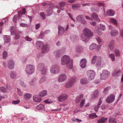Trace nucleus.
<instances>
[{"label":"nucleus","instance_id":"obj_1","mask_svg":"<svg viewBox=\"0 0 123 123\" xmlns=\"http://www.w3.org/2000/svg\"><path fill=\"white\" fill-rule=\"evenodd\" d=\"M83 33L81 35L80 39L85 42H87L89 40L90 37L93 35L92 32L88 28H85L83 30Z\"/></svg>","mask_w":123,"mask_h":123},{"label":"nucleus","instance_id":"obj_2","mask_svg":"<svg viewBox=\"0 0 123 123\" xmlns=\"http://www.w3.org/2000/svg\"><path fill=\"white\" fill-rule=\"evenodd\" d=\"M70 57L67 55H64L61 58V64L62 65H64L65 64H69L67 66V67L69 69L72 68L73 62L70 61Z\"/></svg>","mask_w":123,"mask_h":123},{"label":"nucleus","instance_id":"obj_3","mask_svg":"<svg viewBox=\"0 0 123 123\" xmlns=\"http://www.w3.org/2000/svg\"><path fill=\"white\" fill-rule=\"evenodd\" d=\"M37 48L39 49H41L42 50V52L44 53L48 52L49 51V49L48 46H45L43 43L40 41H37L36 43Z\"/></svg>","mask_w":123,"mask_h":123},{"label":"nucleus","instance_id":"obj_4","mask_svg":"<svg viewBox=\"0 0 123 123\" xmlns=\"http://www.w3.org/2000/svg\"><path fill=\"white\" fill-rule=\"evenodd\" d=\"M37 69L42 74L45 75L46 74L47 72V69L43 63H39L37 65Z\"/></svg>","mask_w":123,"mask_h":123},{"label":"nucleus","instance_id":"obj_5","mask_svg":"<svg viewBox=\"0 0 123 123\" xmlns=\"http://www.w3.org/2000/svg\"><path fill=\"white\" fill-rule=\"evenodd\" d=\"M35 70L34 66L31 64L27 65L25 68V71L28 74H31L33 73L34 72Z\"/></svg>","mask_w":123,"mask_h":123},{"label":"nucleus","instance_id":"obj_6","mask_svg":"<svg viewBox=\"0 0 123 123\" xmlns=\"http://www.w3.org/2000/svg\"><path fill=\"white\" fill-rule=\"evenodd\" d=\"M60 71V67L57 65H55L52 66L50 69V72L54 74L58 73Z\"/></svg>","mask_w":123,"mask_h":123},{"label":"nucleus","instance_id":"obj_7","mask_svg":"<svg viewBox=\"0 0 123 123\" xmlns=\"http://www.w3.org/2000/svg\"><path fill=\"white\" fill-rule=\"evenodd\" d=\"M86 73L89 80H92L94 79L96 73L93 70H88Z\"/></svg>","mask_w":123,"mask_h":123},{"label":"nucleus","instance_id":"obj_8","mask_svg":"<svg viewBox=\"0 0 123 123\" xmlns=\"http://www.w3.org/2000/svg\"><path fill=\"white\" fill-rule=\"evenodd\" d=\"M110 73L107 70H104L102 73L100 74V79L102 80L106 79L109 76Z\"/></svg>","mask_w":123,"mask_h":123},{"label":"nucleus","instance_id":"obj_9","mask_svg":"<svg viewBox=\"0 0 123 123\" xmlns=\"http://www.w3.org/2000/svg\"><path fill=\"white\" fill-rule=\"evenodd\" d=\"M76 20L82 24L86 25L87 23L86 21L83 18L82 15H80L77 16L76 18Z\"/></svg>","mask_w":123,"mask_h":123},{"label":"nucleus","instance_id":"obj_10","mask_svg":"<svg viewBox=\"0 0 123 123\" xmlns=\"http://www.w3.org/2000/svg\"><path fill=\"white\" fill-rule=\"evenodd\" d=\"M115 96L113 94H111L107 97L106 99V102L110 104L113 102L115 99Z\"/></svg>","mask_w":123,"mask_h":123},{"label":"nucleus","instance_id":"obj_11","mask_svg":"<svg viewBox=\"0 0 123 123\" xmlns=\"http://www.w3.org/2000/svg\"><path fill=\"white\" fill-rule=\"evenodd\" d=\"M109 49L111 50H113L115 47V42L114 40H112L108 44Z\"/></svg>","mask_w":123,"mask_h":123},{"label":"nucleus","instance_id":"obj_12","mask_svg":"<svg viewBox=\"0 0 123 123\" xmlns=\"http://www.w3.org/2000/svg\"><path fill=\"white\" fill-rule=\"evenodd\" d=\"M53 53L55 56L57 58L61 57L63 53L62 50H56Z\"/></svg>","mask_w":123,"mask_h":123},{"label":"nucleus","instance_id":"obj_13","mask_svg":"<svg viewBox=\"0 0 123 123\" xmlns=\"http://www.w3.org/2000/svg\"><path fill=\"white\" fill-rule=\"evenodd\" d=\"M68 96L66 94L60 96L58 98V101L60 102H62L68 98Z\"/></svg>","mask_w":123,"mask_h":123},{"label":"nucleus","instance_id":"obj_14","mask_svg":"<svg viewBox=\"0 0 123 123\" xmlns=\"http://www.w3.org/2000/svg\"><path fill=\"white\" fill-rule=\"evenodd\" d=\"M67 78V76L65 74H62L59 77L58 81L59 82H62L65 80Z\"/></svg>","mask_w":123,"mask_h":123},{"label":"nucleus","instance_id":"obj_15","mask_svg":"<svg viewBox=\"0 0 123 123\" xmlns=\"http://www.w3.org/2000/svg\"><path fill=\"white\" fill-rule=\"evenodd\" d=\"M14 61L13 60H10L8 62V66L10 69H13L14 66Z\"/></svg>","mask_w":123,"mask_h":123},{"label":"nucleus","instance_id":"obj_16","mask_svg":"<svg viewBox=\"0 0 123 123\" xmlns=\"http://www.w3.org/2000/svg\"><path fill=\"white\" fill-rule=\"evenodd\" d=\"M58 34L59 35H62L64 33L65 28L63 27L60 26H58Z\"/></svg>","mask_w":123,"mask_h":123},{"label":"nucleus","instance_id":"obj_17","mask_svg":"<svg viewBox=\"0 0 123 123\" xmlns=\"http://www.w3.org/2000/svg\"><path fill=\"white\" fill-rule=\"evenodd\" d=\"M86 62V60L84 59H82L80 61V65L81 68H85Z\"/></svg>","mask_w":123,"mask_h":123},{"label":"nucleus","instance_id":"obj_18","mask_svg":"<svg viewBox=\"0 0 123 123\" xmlns=\"http://www.w3.org/2000/svg\"><path fill=\"white\" fill-rule=\"evenodd\" d=\"M10 77L12 79H15L17 76L16 72L14 71H12L10 74Z\"/></svg>","mask_w":123,"mask_h":123},{"label":"nucleus","instance_id":"obj_19","mask_svg":"<svg viewBox=\"0 0 123 123\" xmlns=\"http://www.w3.org/2000/svg\"><path fill=\"white\" fill-rule=\"evenodd\" d=\"M91 17L92 18L94 19V20H96L98 22H99L100 20V18L98 17V15L96 13H93L91 15Z\"/></svg>","mask_w":123,"mask_h":123},{"label":"nucleus","instance_id":"obj_20","mask_svg":"<svg viewBox=\"0 0 123 123\" xmlns=\"http://www.w3.org/2000/svg\"><path fill=\"white\" fill-rule=\"evenodd\" d=\"M106 13L107 15L110 16H113L115 13L114 12L113 10L111 9L107 11Z\"/></svg>","mask_w":123,"mask_h":123},{"label":"nucleus","instance_id":"obj_21","mask_svg":"<svg viewBox=\"0 0 123 123\" xmlns=\"http://www.w3.org/2000/svg\"><path fill=\"white\" fill-rule=\"evenodd\" d=\"M107 118L101 117L99 118L98 122V123H105L107 121Z\"/></svg>","mask_w":123,"mask_h":123},{"label":"nucleus","instance_id":"obj_22","mask_svg":"<svg viewBox=\"0 0 123 123\" xmlns=\"http://www.w3.org/2000/svg\"><path fill=\"white\" fill-rule=\"evenodd\" d=\"M4 40L5 42L8 43L10 42V37L9 36L7 35H4L3 36Z\"/></svg>","mask_w":123,"mask_h":123},{"label":"nucleus","instance_id":"obj_23","mask_svg":"<svg viewBox=\"0 0 123 123\" xmlns=\"http://www.w3.org/2000/svg\"><path fill=\"white\" fill-rule=\"evenodd\" d=\"M47 92L46 91L43 90L40 92L39 93V96L41 97H43L46 95Z\"/></svg>","mask_w":123,"mask_h":123},{"label":"nucleus","instance_id":"obj_24","mask_svg":"<svg viewBox=\"0 0 123 123\" xmlns=\"http://www.w3.org/2000/svg\"><path fill=\"white\" fill-rule=\"evenodd\" d=\"M76 78L75 77L71 78L69 80V84H74L76 81Z\"/></svg>","mask_w":123,"mask_h":123},{"label":"nucleus","instance_id":"obj_25","mask_svg":"<svg viewBox=\"0 0 123 123\" xmlns=\"http://www.w3.org/2000/svg\"><path fill=\"white\" fill-rule=\"evenodd\" d=\"M33 100L35 102H39L41 101V99L40 98L38 97L37 95H35L33 97Z\"/></svg>","mask_w":123,"mask_h":123},{"label":"nucleus","instance_id":"obj_26","mask_svg":"<svg viewBox=\"0 0 123 123\" xmlns=\"http://www.w3.org/2000/svg\"><path fill=\"white\" fill-rule=\"evenodd\" d=\"M111 36H115L118 34V32L117 30L114 29L111 31Z\"/></svg>","mask_w":123,"mask_h":123},{"label":"nucleus","instance_id":"obj_27","mask_svg":"<svg viewBox=\"0 0 123 123\" xmlns=\"http://www.w3.org/2000/svg\"><path fill=\"white\" fill-rule=\"evenodd\" d=\"M36 108L38 110H43L44 109V105L41 104H40L38 105L37 106Z\"/></svg>","mask_w":123,"mask_h":123},{"label":"nucleus","instance_id":"obj_28","mask_svg":"<svg viewBox=\"0 0 123 123\" xmlns=\"http://www.w3.org/2000/svg\"><path fill=\"white\" fill-rule=\"evenodd\" d=\"M109 123H116V120L113 117H111L109 119Z\"/></svg>","mask_w":123,"mask_h":123},{"label":"nucleus","instance_id":"obj_29","mask_svg":"<svg viewBox=\"0 0 123 123\" xmlns=\"http://www.w3.org/2000/svg\"><path fill=\"white\" fill-rule=\"evenodd\" d=\"M31 95L29 93H26L24 95V98L25 100L29 99L31 97Z\"/></svg>","mask_w":123,"mask_h":123},{"label":"nucleus","instance_id":"obj_30","mask_svg":"<svg viewBox=\"0 0 123 123\" xmlns=\"http://www.w3.org/2000/svg\"><path fill=\"white\" fill-rule=\"evenodd\" d=\"M25 8L22 9V11H19L18 12V14L19 17H21V15L23 14H24L25 13Z\"/></svg>","mask_w":123,"mask_h":123},{"label":"nucleus","instance_id":"obj_31","mask_svg":"<svg viewBox=\"0 0 123 123\" xmlns=\"http://www.w3.org/2000/svg\"><path fill=\"white\" fill-rule=\"evenodd\" d=\"M97 46V45L95 43H92L90 46L89 49L90 50H92L95 48Z\"/></svg>","mask_w":123,"mask_h":123},{"label":"nucleus","instance_id":"obj_32","mask_svg":"<svg viewBox=\"0 0 123 123\" xmlns=\"http://www.w3.org/2000/svg\"><path fill=\"white\" fill-rule=\"evenodd\" d=\"M47 77L45 76L42 77L40 79L39 81V83L40 84H42L47 79Z\"/></svg>","mask_w":123,"mask_h":123},{"label":"nucleus","instance_id":"obj_33","mask_svg":"<svg viewBox=\"0 0 123 123\" xmlns=\"http://www.w3.org/2000/svg\"><path fill=\"white\" fill-rule=\"evenodd\" d=\"M76 50L78 52H80L83 50V48L81 46H77L76 47Z\"/></svg>","mask_w":123,"mask_h":123},{"label":"nucleus","instance_id":"obj_34","mask_svg":"<svg viewBox=\"0 0 123 123\" xmlns=\"http://www.w3.org/2000/svg\"><path fill=\"white\" fill-rule=\"evenodd\" d=\"M80 82L81 84H86L88 83V81L86 79H82L81 80Z\"/></svg>","mask_w":123,"mask_h":123},{"label":"nucleus","instance_id":"obj_35","mask_svg":"<svg viewBox=\"0 0 123 123\" xmlns=\"http://www.w3.org/2000/svg\"><path fill=\"white\" fill-rule=\"evenodd\" d=\"M121 73V71L119 70L117 71H115L112 74V75L115 76H118Z\"/></svg>","mask_w":123,"mask_h":123},{"label":"nucleus","instance_id":"obj_36","mask_svg":"<svg viewBox=\"0 0 123 123\" xmlns=\"http://www.w3.org/2000/svg\"><path fill=\"white\" fill-rule=\"evenodd\" d=\"M83 97V95H81L79 96H78L76 97V102H79L81 99Z\"/></svg>","mask_w":123,"mask_h":123},{"label":"nucleus","instance_id":"obj_37","mask_svg":"<svg viewBox=\"0 0 123 123\" xmlns=\"http://www.w3.org/2000/svg\"><path fill=\"white\" fill-rule=\"evenodd\" d=\"M109 56L112 61H115V55L114 54L111 53V54H109Z\"/></svg>","mask_w":123,"mask_h":123},{"label":"nucleus","instance_id":"obj_38","mask_svg":"<svg viewBox=\"0 0 123 123\" xmlns=\"http://www.w3.org/2000/svg\"><path fill=\"white\" fill-rule=\"evenodd\" d=\"M110 21L111 22L115 25H116L117 24V21L114 18H111L110 20Z\"/></svg>","mask_w":123,"mask_h":123},{"label":"nucleus","instance_id":"obj_39","mask_svg":"<svg viewBox=\"0 0 123 123\" xmlns=\"http://www.w3.org/2000/svg\"><path fill=\"white\" fill-rule=\"evenodd\" d=\"M114 53L116 56L119 57L120 56V53L119 51L117 49L115 50Z\"/></svg>","mask_w":123,"mask_h":123},{"label":"nucleus","instance_id":"obj_40","mask_svg":"<svg viewBox=\"0 0 123 123\" xmlns=\"http://www.w3.org/2000/svg\"><path fill=\"white\" fill-rule=\"evenodd\" d=\"M110 86H108L106 87L103 90V93L104 94H106L107 93L108 91L110 89Z\"/></svg>","mask_w":123,"mask_h":123},{"label":"nucleus","instance_id":"obj_41","mask_svg":"<svg viewBox=\"0 0 123 123\" xmlns=\"http://www.w3.org/2000/svg\"><path fill=\"white\" fill-rule=\"evenodd\" d=\"M13 26H11L10 27V30L11 33V35H13L15 34V31L13 29Z\"/></svg>","mask_w":123,"mask_h":123},{"label":"nucleus","instance_id":"obj_42","mask_svg":"<svg viewBox=\"0 0 123 123\" xmlns=\"http://www.w3.org/2000/svg\"><path fill=\"white\" fill-rule=\"evenodd\" d=\"M8 53L6 51H4L3 53V57L4 59L6 58L7 56Z\"/></svg>","mask_w":123,"mask_h":123},{"label":"nucleus","instance_id":"obj_43","mask_svg":"<svg viewBox=\"0 0 123 123\" xmlns=\"http://www.w3.org/2000/svg\"><path fill=\"white\" fill-rule=\"evenodd\" d=\"M98 90H96L94 92L93 97L94 98H96L98 96Z\"/></svg>","mask_w":123,"mask_h":123},{"label":"nucleus","instance_id":"obj_44","mask_svg":"<svg viewBox=\"0 0 123 123\" xmlns=\"http://www.w3.org/2000/svg\"><path fill=\"white\" fill-rule=\"evenodd\" d=\"M96 32L99 36H101L102 34L101 29L100 28H99L97 29L96 30Z\"/></svg>","mask_w":123,"mask_h":123},{"label":"nucleus","instance_id":"obj_45","mask_svg":"<svg viewBox=\"0 0 123 123\" xmlns=\"http://www.w3.org/2000/svg\"><path fill=\"white\" fill-rule=\"evenodd\" d=\"M97 58V56L96 55L94 56L92 59L91 63L92 64H94L96 61V59Z\"/></svg>","mask_w":123,"mask_h":123},{"label":"nucleus","instance_id":"obj_46","mask_svg":"<svg viewBox=\"0 0 123 123\" xmlns=\"http://www.w3.org/2000/svg\"><path fill=\"white\" fill-rule=\"evenodd\" d=\"M89 117L90 118L92 119L97 117V116L95 114L93 113L90 115Z\"/></svg>","mask_w":123,"mask_h":123},{"label":"nucleus","instance_id":"obj_47","mask_svg":"<svg viewBox=\"0 0 123 123\" xmlns=\"http://www.w3.org/2000/svg\"><path fill=\"white\" fill-rule=\"evenodd\" d=\"M20 27H27L28 26L27 24L23 23H20Z\"/></svg>","mask_w":123,"mask_h":123},{"label":"nucleus","instance_id":"obj_48","mask_svg":"<svg viewBox=\"0 0 123 123\" xmlns=\"http://www.w3.org/2000/svg\"><path fill=\"white\" fill-rule=\"evenodd\" d=\"M85 99H83L81 101L80 105V106L81 107H82L83 106L85 103Z\"/></svg>","mask_w":123,"mask_h":123},{"label":"nucleus","instance_id":"obj_49","mask_svg":"<svg viewBox=\"0 0 123 123\" xmlns=\"http://www.w3.org/2000/svg\"><path fill=\"white\" fill-rule=\"evenodd\" d=\"M100 28H101V29L103 31H105L106 29V27L104 25L100 24Z\"/></svg>","mask_w":123,"mask_h":123},{"label":"nucleus","instance_id":"obj_50","mask_svg":"<svg viewBox=\"0 0 123 123\" xmlns=\"http://www.w3.org/2000/svg\"><path fill=\"white\" fill-rule=\"evenodd\" d=\"M44 101L45 103L49 104L53 102L50 99H49L45 100Z\"/></svg>","mask_w":123,"mask_h":123},{"label":"nucleus","instance_id":"obj_51","mask_svg":"<svg viewBox=\"0 0 123 123\" xmlns=\"http://www.w3.org/2000/svg\"><path fill=\"white\" fill-rule=\"evenodd\" d=\"M20 38V36L19 33H17L16 34V37L15 38V39L18 40Z\"/></svg>","mask_w":123,"mask_h":123},{"label":"nucleus","instance_id":"obj_52","mask_svg":"<svg viewBox=\"0 0 123 123\" xmlns=\"http://www.w3.org/2000/svg\"><path fill=\"white\" fill-rule=\"evenodd\" d=\"M17 90L18 94L20 96H22L23 95V94L20 90L18 88H17Z\"/></svg>","mask_w":123,"mask_h":123},{"label":"nucleus","instance_id":"obj_53","mask_svg":"<svg viewBox=\"0 0 123 123\" xmlns=\"http://www.w3.org/2000/svg\"><path fill=\"white\" fill-rule=\"evenodd\" d=\"M103 97H102L100 98L99 99V101L98 102L97 105L100 106V105H101L102 102V101L103 99Z\"/></svg>","mask_w":123,"mask_h":123},{"label":"nucleus","instance_id":"obj_54","mask_svg":"<svg viewBox=\"0 0 123 123\" xmlns=\"http://www.w3.org/2000/svg\"><path fill=\"white\" fill-rule=\"evenodd\" d=\"M40 14L43 18V19H45V15L44 12H41L40 13Z\"/></svg>","mask_w":123,"mask_h":123},{"label":"nucleus","instance_id":"obj_55","mask_svg":"<svg viewBox=\"0 0 123 123\" xmlns=\"http://www.w3.org/2000/svg\"><path fill=\"white\" fill-rule=\"evenodd\" d=\"M59 5L61 7H63L64 6L65 3L64 2H61L59 3Z\"/></svg>","mask_w":123,"mask_h":123},{"label":"nucleus","instance_id":"obj_56","mask_svg":"<svg viewBox=\"0 0 123 123\" xmlns=\"http://www.w3.org/2000/svg\"><path fill=\"white\" fill-rule=\"evenodd\" d=\"M18 17V15H15L13 18V21L14 22H16L17 20V18Z\"/></svg>","mask_w":123,"mask_h":123},{"label":"nucleus","instance_id":"obj_57","mask_svg":"<svg viewBox=\"0 0 123 123\" xmlns=\"http://www.w3.org/2000/svg\"><path fill=\"white\" fill-rule=\"evenodd\" d=\"M99 107L100 106L97 105L95 106L94 108V109L95 111L96 112H97L98 111V109Z\"/></svg>","mask_w":123,"mask_h":123},{"label":"nucleus","instance_id":"obj_58","mask_svg":"<svg viewBox=\"0 0 123 123\" xmlns=\"http://www.w3.org/2000/svg\"><path fill=\"white\" fill-rule=\"evenodd\" d=\"M6 89L4 87H0V90L3 92H5L6 91Z\"/></svg>","mask_w":123,"mask_h":123},{"label":"nucleus","instance_id":"obj_59","mask_svg":"<svg viewBox=\"0 0 123 123\" xmlns=\"http://www.w3.org/2000/svg\"><path fill=\"white\" fill-rule=\"evenodd\" d=\"M25 39L26 40L29 41H31L32 40V39L28 36L26 37L25 38Z\"/></svg>","mask_w":123,"mask_h":123},{"label":"nucleus","instance_id":"obj_60","mask_svg":"<svg viewBox=\"0 0 123 123\" xmlns=\"http://www.w3.org/2000/svg\"><path fill=\"white\" fill-rule=\"evenodd\" d=\"M20 101L19 100H14L12 101V103L14 104H17L19 103Z\"/></svg>","mask_w":123,"mask_h":123},{"label":"nucleus","instance_id":"obj_61","mask_svg":"<svg viewBox=\"0 0 123 123\" xmlns=\"http://www.w3.org/2000/svg\"><path fill=\"white\" fill-rule=\"evenodd\" d=\"M79 7V6L77 4H75L73 5L72 6V8H74L78 7Z\"/></svg>","mask_w":123,"mask_h":123},{"label":"nucleus","instance_id":"obj_62","mask_svg":"<svg viewBox=\"0 0 123 123\" xmlns=\"http://www.w3.org/2000/svg\"><path fill=\"white\" fill-rule=\"evenodd\" d=\"M47 13L49 16L51 15L52 13V10H49L47 11Z\"/></svg>","mask_w":123,"mask_h":123},{"label":"nucleus","instance_id":"obj_63","mask_svg":"<svg viewBox=\"0 0 123 123\" xmlns=\"http://www.w3.org/2000/svg\"><path fill=\"white\" fill-rule=\"evenodd\" d=\"M97 5L99 6H102L103 7L104 6V4L102 3H97Z\"/></svg>","mask_w":123,"mask_h":123},{"label":"nucleus","instance_id":"obj_64","mask_svg":"<svg viewBox=\"0 0 123 123\" xmlns=\"http://www.w3.org/2000/svg\"><path fill=\"white\" fill-rule=\"evenodd\" d=\"M120 35L121 36L123 37V28L120 29Z\"/></svg>","mask_w":123,"mask_h":123}]
</instances>
